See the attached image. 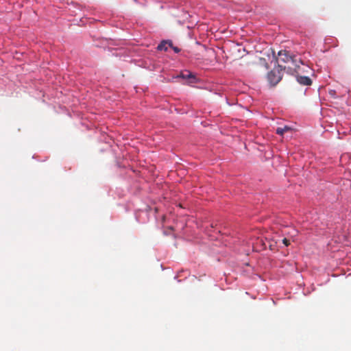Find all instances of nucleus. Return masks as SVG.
Listing matches in <instances>:
<instances>
[{"instance_id":"nucleus-1","label":"nucleus","mask_w":351,"mask_h":351,"mask_svg":"<svg viewBox=\"0 0 351 351\" xmlns=\"http://www.w3.org/2000/svg\"><path fill=\"white\" fill-rule=\"evenodd\" d=\"M280 61L284 63H291L294 68L287 67V73H293V72H298L300 64L304 65V61L301 58H298L296 55L293 54L287 50H280L278 53Z\"/></svg>"},{"instance_id":"nucleus-2","label":"nucleus","mask_w":351,"mask_h":351,"mask_svg":"<svg viewBox=\"0 0 351 351\" xmlns=\"http://www.w3.org/2000/svg\"><path fill=\"white\" fill-rule=\"evenodd\" d=\"M287 67L282 65H278V69L276 71H271L267 74V79L269 84L272 86L276 85L282 79L280 71L286 70Z\"/></svg>"},{"instance_id":"nucleus-3","label":"nucleus","mask_w":351,"mask_h":351,"mask_svg":"<svg viewBox=\"0 0 351 351\" xmlns=\"http://www.w3.org/2000/svg\"><path fill=\"white\" fill-rule=\"evenodd\" d=\"M176 78H182L183 80H186L188 84H195L197 83L198 81V79L196 77V75L188 70L182 71L179 75L176 76Z\"/></svg>"},{"instance_id":"nucleus-4","label":"nucleus","mask_w":351,"mask_h":351,"mask_svg":"<svg viewBox=\"0 0 351 351\" xmlns=\"http://www.w3.org/2000/svg\"><path fill=\"white\" fill-rule=\"evenodd\" d=\"M296 81L301 85L310 86L312 80L309 77L300 75L299 73H295Z\"/></svg>"},{"instance_id":"nucleus-5","label":"nucleus","mask_w":351,"mask_h":351,"mask_svg":"<svg viewBox=\"0 0 351 351\" xmlns=\"http://www.w3.org/2000/svg\"><path fill=\"white\" fill-rule=\"evenodd\" d=\"M170 40H162L158 44L157 47V49L159 51H167L169 47V42Z\"/></svg>"},{"instance_id":"nucleus-6","label":"nucleus","mask_w":351,"mask_h":351,"mask_svg":"<svg viewBox=\"0 0 351 351\" xmlns=\"http://www.w3.org/2000/svg\"><path fill=\"white\" fill-rule=\"evenodd\" d=\"M304 67L303 68H301L300 66V69L298 72H293V73H291L292 75L295 74V73H309V71L311 70V69L310 68V66L307 64H305V63L304 62Z\"/></svg>"},{"instance_id":"nucleus-7","label":"nucleus","mask_w":351,"mask_h":351,"mask_svg":"<svg viewBox=\"0 0 351 351\" xmlns=\"http://www.w3.org/2000/svg\"><path fill=\"white\" fill-rule=\"evenodd\" d=\"M289 128L287 125L284 126L283 128H278L276 129V134L282 135L286 131L289 130Z\"/></svg>"},{"instance_id":"nucleus-8","label":"nucleus","mask_w":351,"mask_h":351,"mask_svg":"<svg viewBox=\"0 0 351 351\" xmlns=\"http://www.w3.org/2000/svg\"><path fill=\"white\" fill-rule=\"evenodd\" d=\"M258 64L259 65L263 66L266 69H268V68H269L268 63L266 62V60L263 58H260L258 59Z\"/></svg>"},{"instance_id":"nucleus-9","label":"nucleus","mask_w":351,"mask_h":351,"mask_svg":"<svg viewBox=\"0 0 351 351\" xmlns=\"http://www.w3.org/2000/svg\"><path fill=\"white\" fill-rule=\"evenodd\" d=\"M169 47H171L173 50V51L176 53H178L180 51V48L173 45L172 41L169 42Z\"/></svg>"},{"instance_id":"nucleus-10","label":"nucleus","mask_w":351,"mask_h":351,"mask_svg":"<svg viewBox=\"0 0 351 351\" xmlns=\"http://www.w3.org/2000/svg\"><path fill=\"white\" fill-rule=\"evenodd\" d=\"M283 243L285 244V245H288L289 241L287 239H284Z\"/></svg>"},{"instance_id":"nucleus-11","label":"nucleus","mask_w":351,"mask_h":351,"mask_svg":"<svg viewBox=\"0 0 351 351\" xmlns=\"http://www.w3.org/2000/svg\"><path fill=\"white\" fill-rule=\"evenodd\" d=\"M332 95H334V93H335V90H332Z\"/></svg>"},{"instance_id":"nucleus-12","label":"nucleus","mask_w":351,"mask_h":351,"mask_svg":"<svg viewBox=\"0 0 351 351\" xmlns=\"http://www.w3.org/2000/svg\"><path fill=\"white\" fill-rule=\"evenodd\" d=\"M332 95H334V93H335V90H332Z\"/></svg>"}]
</instances>
